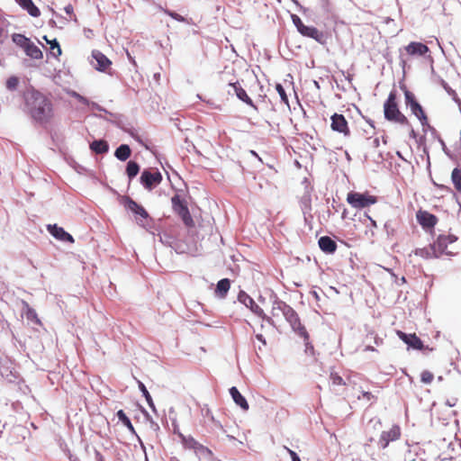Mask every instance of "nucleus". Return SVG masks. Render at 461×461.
Masks as SVG:
<instances>
[{"mask_svg":"<svg viewBox=\"0 0 461 461\" xmlns=\"http://www.w3.org/2000/svg\"><path fill=\"white\" fill-rule=\"evenodd\" d=\"M276 90L279 94L282 102L286 104H288V96H287V95L285 93V88L282 86L281 84H276Z\"/></svg>","mask_w":461,"mask_h":461,"instance_id":"nucleus-40","label":"nucleus"},{"mask_svg":"<svg viewBox=\"0 0 461 461\" xmlns=\"http://www.w3.org/2000/svg\"><path fill=\"white\" fill-rule=\"evenodd\" d=\"M12 41L23 50H24L26 46L32 41L29 38L21 33H14L12 35Z\"/></svg>","mask_w":461,"mask_h":461,"instance_id":"nucleus-31","label":"nucleus"},{"mask_svg":"<svg viewBox=\"0 0 461 461\" xmlns=\"http://www.w3.org/2000/svg\"><path fill=\"white\" fill-rule=\"evenodd\" d=\"M69 9H71L70 6H68V8H66L67 12L68 13L69 12Z\"/></svg>","mask_w":461,"mask_h":461,"instance_id":"nucleus-51","label":"nucleus"},{"mask_svg":"<svg viewBox=\"0 0 461 461\" xmlns=\"http://www.w3.org/2000/svg\"><path fill=\"white\" fill-rule=\"evenodd\" d=\"M366 350H372V351H374V350H375V348H374L373 347H371V346H367V347L366 348Z\"/></svg>","mask_w":461,"mask_h":461,"instance_id":"nucleus-49","label":"nucleus"},{"mask_svg":"<svg viewBox=\"0 0 461 461\" xmlns=\"http://www.w3.org/2000/svg\"><path fill=\"white\" fill-rule=\"evenodd\" d=\"M230 282L228 278L220 280L216 285L215 294L221 298H224L230 290Z\"/></svg>","mask_w":461,"mask_h":461,"instance_id":"nucleus-25","label":"nucleus"},{"mask_svg":"<svg viewBox=\"0 0 461 461\" xmlns=\"http://www.w3.org/2000/svg\"><path fill=\"white\" fill-rule=\"evenodd\" d=\"M318 243L320 249L328 254L334 253L338 248L337 243L329 236L321 237Z\"/></svg>","mask_w":461,"mask_h":461,"instance_id":"nucleus-20","label":"nucleus"},{"mask_svg":"<svg viewBox=\"0 0 461 461\" xmlns=\"http://www.w3.org/2000/svg\"><path fill=\"white\" fill-rule=\"evenodd\" d=\"M23 304V310H22V314L23 316H25V318L32 321V323L38 325V326H42V322L41 321V319L39 318L36 311L30 306V304L25 302V301H23L22 303Z\"/></svg>","mask_w":461,"mask_h":461,"instance_id":"nucleus-17","label":"nucleus"},{"mask_svg":"<svg viewBox=\"0 0 461 461\" xmlns=\"http://www.w3.org/2000/svg\"><path fill=\"white\" fill-rule=\"evenodd\" d=\"M401 428L398 425H393L389 430L383 431L379 438V445L382 448H386L390 442L395 441L401 437Z\"/></svg>","mask_w":461,"mask_h":461,"instance_id":"nucleus-10","label":"nucleus"},{"mask_svg":"<svg viewBox=\"0 0 461 461\" xmlns=\"http://www.w3.org/2000/svg\"><path fill=\"white\" fill-rule=\"evenodd\" d=\"M47 230L57 240L68 241L70 243L74 242V238L69 233H68L63 228L59 227L57 224H49L47 226Z\"/></svg>","mask_w":461,"mask_h":461,"instance_id":"nucleus-15","label":"nucleus"},{"mask_svg":"<svg viewBox=\"0 0 461 461\" xmlns=\"http://www.w3.org/2000/svg\"><path fill=\"white\" fill-rule=\"evenodd\" d=\"M90 149L96 154L106 153L109 149L108 143L105 140H95L90 144Z\"/></svg>","mask_w":461,"mask_h":461,"instance_id":"nucleus-29","label":"nucleus"},{"mask_svg":"<svg viewBox=\"0 0 461 461\" xmlns=\"http://www.w3.org/2000/svg\"><path fill=\"white\" fill-rule=\"evenodd\" d=\"M43 40L50 45V54L53 57L59 58L62 54L61 48L57 39L49 40L47 36H43Z\"/></svg>","mask_w":461,"mask_h":461,"instance_id":"nucleus-28","label":"nucleus"},{"mask_svg":"<svg viewBox=\"0 0 461 461\" xmlns=\"http://www.w3.org/2000/svg\"><path fill=\"white\" fill-rule=\"evenodd\" d=\"M162 181V175L158 170H144L140 176V183L147 190H152Z\"/></svg>","mask_w":461,"mask_h":461,"instance_id":"nucleus-7","label":"nucleus"},{"mask_svg":"<svg viewBox=\"0 0 461 461\" xmlns=\"http://www.w3.org/2000/svg\"><path fill=\"white\" fill-rule=\"evenodd\" d=\"M16 2L26 10L30 15L33 17H39L41 15V11L32 0H16Z\"/></svg>","mask_w":461,"mask_h":461,"instance_id":"nucleus-24","label":"nucleus"},{"mask_svg":"<svg viewBox=\"0 0 461 461\" xmlns=\"http://www.w3.org/2000/svg\"><path fill=\"white\" fill-rule=\"evenodd\" d=\"M414 254L422 258H438L432 244L427 248L416 249Z\"/></svg>","mask_w":461,"mask_h":461,"instance_id":"nucleus-26","label":"nucleus"},{"mask_svg":"<svg viewBox=\"0 0 461 461\" xmlns=\"http://www.w3.org/2000/svg\"><path fill=\"white\" fill-rule=\"evenodd\" d=\"M96 457L98 461H104V456L99 452H96Z\"/></svg>","mask_w":461,"mask_h":461,"instance_id":"nucleus-48","label":"nucleus"},{"mask_svg":"<svg viewBox=\"0 0 461 461\" xmlns=\"http://www.w3.org/2000/svg\"><path fill=\"white\" fill-rule=\"evenodd\" d=\"M19 79L17 77L12 76L10 77L5 83L6 87L9 90H14L18 86Z\"/></svg>","mask_w":461,"mask_h":461,"instance_id":"nucleus-39","label":"nucleus"},{"mask_svg":"<svg viewBox=\"0 0 461 461\" xmlns=\"http://www.w3.org/2000/svg\"><path fill=\"white\" fill-rule=\"evenodd\" d=\"M181 441L185 447L190 449H197L201 447V445L191 436H184L180 435Z\"/></svg>","mask_w":461,"mask_h":461,"instance_id":"nucleus-32","label":"nucleus"},{"mask_svg":"<svg viewBox=\"0 0 461 461\" xmlns=\"http://www.w3.org/2000/svg\"><path fill=\"white\" fill-rule=\"evenodd\" d=\"M239 300L242 303H244L248 308H249L256 315L263 319H267V321H270V318L266 317L263 309L258 304H257L249 295H248L245 293H240L239 295Z\"/></svg>","mask_w":461,"mask_h":461,"instance_id":"nucleus-11","label":"nucleus"},{"mask_svg":"<svg viewBox=\"0 0 461 461\" xmlns=\"http://www.w3.org/2000/svg\"><path fill=\"white\" fill-rule=\"evenodd\" d=\"M298 32L302 35H303L305 37L312 38L321 44L325 43L324 33L322 32L319 31L314 26H307L304 24L302 28H300V30Z\"/></svg>","mask_w":461,"mask_h":461,"instance_id":"nucleus-14","label":"nucleus"},{"mask_svg":"<svg viewBox=\"0 0 461 461\" xmlns=\"http://www.w3.org/2000/svg\"><path fill=\"white\" fill-rule=\"evenodd\" d=\"M330 128L332 131L343 134L344 136L350 135V130L348 122L343 114L334 113L331 117Z\"/></svg>","mask_w":461,"mask_h":461,"instance_id":"nucleus-9","label":"nucleus"},{"mask_svg":"<svg viewBox=\"0 0 461 461\" xmlns=\"http://www.w3.org/2000/svg\"><path fill=\"white\" fill-rule=\"evenodd\" d=\"M330 378L334 385L345 384L343 378L338 373H330Z\"/></svg>","mask_w":461,"mask_h":461,"instance_id":"nucleus-41","label":"nucleus"},{"mask_svg":"<svg viewBox=\"0 0 461 461\" xmlns=\"http://www.w3.org/2000/svg\"><path fill=\"white\" fill-rule=\"evenodd\" d=\"M456 237L451 234L439 235L437 240L432 244L438 258L442 255H455L456 252L454 251L452 245L456 241Z\"/></svg>","mask_w":461,"mask_h":461,"instance_id":"nucleus-5","label":"nucleus"},{"mask_svg":"<svg viewBox=\"0 0 461 461\" xmlns=\"http://www.w3.org/2000/svg\"><path fill=\"white\" fill-rule=\"evenodd\" d=\"M446 403H447L448 406H450V407H454V406H456V403H457V398H456V397H452V398H450V399H447V402H446Z\"/></svg>","mask_w":461,"mask_h":461,"instance_id":"nucleus-46","label":"nucleus"},{"mask_svg":"<svg viewBox=\"0 0 461 461\" xmlns=\"http://www.w3.org/2000/svg\"><path fill=\"white\" fill-rule=\"evenodd\" d=\"M24 104L25 111L32 120L41 125L50 123L55 116L51 99L40 91L33 89L26 92Z\"/></svg>","mask_w":461,"mask_h":461,"instance_id":"nucleus-1","label":"nucleus"},{"mask_svg":"<svg viewBox=\"0 0 461 461\" xmlns=\"http://www.w3.org/2000/svg\"><path fill=\"white\" fill-rule=\"evenodd\" d=\"M171 203L174 212L178 216H182L185 212L189 211L185 200L179 194H175L171 198Z\"/></svg>","mask_w":461,"mask_h":461,"instance_id":"nucleus-18","label":"nucleus"},{"mask_svg":"<svg viewBox=\"0 0 461 461\" xmlns=\"http://www.w3.org/2000/svg\"><path fill=\"white\" fill-rule=\"evenodd\" d=\"M284 306H288L284 302L277 301L273 303L272 310H271V318H276L279 319L281 316H284L285 310Z\"/></svg>","mask_w":461,"mask_h":461,"instance_id":"nucleus-30","label":"nucleus"},{"mask_svg":"<svg viewBox=\"0 0 461 461\" xmlns=\"http://www.w3.org/2000/svg\"><path fill=\"white\" fill-rule=\"evenodd\" d=\"M140 171V166L137 162L130 160L126 167V174L130 180L135 177Z\"/></svg>","mask_w":461,"mask_h":461,"instance_id":"nucleus-33","label":"nucleus"},{"mask_svg":"<svg viewBox=\"0 0 461 461\" xmlns=\"http://www.w3.org/2000/svg\"><path fill=\"white\" fill-rule=\"evenodd\" d=\"M362 397L366 401L375 400V396L373 395L370 392L363 391Z\"/></svg>","mask_w":461,"mask_h":461,"instance_id":"nucleus-45","label":"nucleus"},{"mask_svg":"<svg viewBox=\"0 0 461 461\" xmlns=\"http://www.w3.org/2000/svg\"><path fill=\"white\" fill-rule=\"evenodd\" d=\"M416 218H417L418 222L424 229H431L438 222V218L434 214H432L427 211H422V210L418 211L417 214H416Z\"/></svg>","mask_w":461,"mask_h":461,"instance_id":"nucleus-13","label":"nucleus"},{"mask_svg":"<svg viewBox=\"0 0 461 461\" xmlns=\"http://www.w3.org/2000/svg\"><path fill=\"white\" fill-rule=\"evenodd\" d=\"M284 318L291 324L294 330L297 331L304 339H309L306 329L301 324L299 317L291 306H284Z\"/></svg>","mask_w":461,"mask_h":461,"instance_id":"nucleus-6","label":"nucleus"},{"mask_svg":"<svg viewBox=\"0 0 461 461\" xmlns=\"http://www.w3.org/2000/svg\"><path fill=\"white\" fill-rule=\"evenodd\" d=\"M256 338H257L258 340L261 341L264 345H266V340H265L264 336L262 334H258L256 336Z\"/></svg>","mask_w":461,"mask_h":461,"instance_id":"nucleus-47","label":"nucleus"},{"mask_svg":"<svg viewBox=\"0 0 461 461\" xmlns=\"http://www.w3.org/2000/svg\"><path fill=\"white\" fill-rule=\"evenodd\" d=\"M165 13L169 15L170 17H172L173 19L178 21V22H184V17L181 16L180 14L175 13V12H172V11H169V10H166Z\"/></svg>","mask_w":461,"mask_h":461,"instance_id":"nucleus-42","label":"nucleus"},{"mask_svg":"<svg viewBox=\"0 0 461 461\" xmlns=\"http://www.w3.org/2000/svg\"><path fill=\"white\" fill-rule=\"evenodd\" d=\"M3 35V29L0 28V37Z\"/></svg>","mask_w":461,"mask_h":461,"instance_id":"nucleus-50","label":"nucleus"},{"mask_svg":"<svg viewBox=\"0 0 461 461\" xmlns=\"http://www.w3.org/2000/svg\"><path fill=\"white\" fill-rule=\"evenodd\" d=\"M293 22L298 31L300 30V28H302L304 25V23L302 22V20L296 15L293 16Z\"/></svg>","mask_w":461,"mask_h":461,"instance_id":"nucleus-43","label":"nucleus"},{"mask_svg":"<svg viewBox=\"0 0 461 461\" xmlns=\"http://www.w3.org/2000/svg\"><path fill=\"white\" fill-rule=\"evenodd\" d=\"M400 88L403 92L405 104L410 108L411 113L420 121L423 128L429 127V117L419 103L415 94L410 91L404 84H401Z\"/></svg>","mask_w":461,"mask_h":461,"instance_id":"nucleus-3","label":"nucleus"},{"mask_svg":"<svg viewBox=\"0 0 461 461\" xmlns=\"http://www.w3.org/2000/svg\"><path fill=\"white\" fill-rule=\"evenodd\" d=\"M285 448L288 452V454L290 455V456H291L293 461H300L301 460L299 458V456H297V454L294 450L290 449L287 447H285Z\"/></svg>","mask_w":461,"mask_h":461,"instance_id":"nucleus-44","label":"nucleus"},{"mask_svg":"<svg viewBox=\"0 0 461 461\" xmlns=\"http://www.w3.org/2000/svg\"><path fill=\"white\" fill-rule=\"evenodd\" d=\"M138 385H139V388L141 391L143 396L145 397L148 404L149 405V407L153 408L154 404H153L152 398H151L149 391L147 390L146 386L144 385V384L141 383L140 381H139Z\"/></svg>","mask_w":461,"mask_h":461,"instance_id":"nucleus-36","label":"nucleus"},{"mask_svg":"<svg viewBox=\"0 0 461 461\" xmlns=\"http://www.w3.org/2000/svg\"><path fill=\"white\" fill-rule=\"evenodd\" d=\"M405 50L411 56H423L429 50L427 45L421 42L412 41L405 47Z\"/></svg>","mask_w":461,"mask_h":461,"instance_id":"nucleus-19","label":"nucleus"},{"mask_svg":"<svg viewBox=\"0 0 461 461\" xmlns=\"http://www.w3.org/2000/svg\"><path fill=\"white\" fill-rule=\"evenodd\" d=\"M384 118L389 122H393L401 125H409V119L401 112L397 101V93L392 90L384 104Z\"/></svg>","mask_w":461,"mask_h":461,"instance_id":"nucleus-2","label":"nucleus"},{"mask_svg":"<svg viewBox=\"0 0 461 461\" xmlns=\"http://www.w3.org/2000/svg\"><path fill=\"white\" fill-rule=\"evenodd\" d=\"M230 393L234 401V402L239 405L242 410H249V403L247 400L242 396V394L239 392L237 387L232 386L230 389Z\"/></svg>","mask_w":461,"mask_h":461,"instance_id":"nucleus-22","label":"nucleus"},{"mask_svg":"<svg viewBox=\"0 0 461 461\" xmlns=\"http://www.w3.org/2000/svg\"><path fill=\"white\" fill-rule=\"evenodd\" d=\"M131 150L126 144H122L119 146L114 152L115 157L122 161L128 159L131 157Z\"/></svg>","mask_w":461,"mask_h":461,"instance_id":"nucleus-27","label":"nucleus"},{"mask_svg":"<svg viewBox=\"0 0 461 461\" xmlns=\"http://www.w3.org/2000/svg\"><path fill=\"white\" fill-rule=\"evenodd\" d=\"M26 56L30 57L32 59H43V52L41 50L36 46L32 41H31L26 48L23 50Z\"/></svg>","mask_w":461,"mask_h":461,"instance_id":"nucleus-23","label":"nucleus"},{"mask_svg":"<svg viewBox=\"0 0 461 461\" xmlns=\"http://www.w3.org/2000/svg\"><path fill=\"white\" fill-rule=\"evenodd\" d=\"M179 217L182 219L183 222L185 223V225L186 227L192 228L194 226V221L189 211L185 212V213H184L182 216H179Z\"/></svg>","mask_w":461,"mask_h":461,"instance_id":"nucleus-37","label":"nucleus"},{"mask_svg":"<svg viewBox=\"0 0 461 461\" xmlns=\"http://www.w3.org/2000/svg\"><path fill=\"white\" fill-rule=\"evenodd\" d=\"M92 58L96 61L95 68L97 70L105 71L112 65L111 60L99 50H93Z\"/></svg>","mask_w":461,"mask_h":461,"instance_id":"nucleus-16","label":"nucleus"},{"mask_svg":"<svg viewBox=\"0 0 461 461\" xmlns=\"http://www.w3.org/2000/svg\"><path fill=\"white\" fill-rule=\"evenodd\" d=\"M451 179L455 185L456 190L461 194V169L454 168L451 174Z\"/></svg>","mask_w":461,"mask_h":461,"instance_id":"nucleus-34","label":"nucleus"},{"mask_svg":"<svg viewBox=\"0 0 461 461\" xmlns=\"http://www.w3.org/2000/svg\"><path fill=\"white\" fill-rule=\"evenodd\" d=\"M347 202L356 209H364L377 203V197L368 192L358 193L349 192L347 195Z\"/></svg>","mask_w":461,"mask_h":461,"instance_id":"nucleus-4","label":"nucleus"},{"mask_svg":"<svg viewBox=\"0 0 461 461\" xmlns=\"http://www.w3.org/2000/svg\"><path fill=\"white\" fill-rule=\"evenodd\" d=\"M433 379H434V375L428 370H424L420 374V380L422 383H424L426 384H430L433 381Z\"/></svg>","mask_w":461,"mask_h":461,"instance_id":"nucleus-38","label":"nucleus"},{"mask_svg":"<svg viewBox=\"0 0 461 461\" xmlns=\"http://www.w3.org/2000/svg\"><path fill=\"white\" fill-rule=\"evenodd\" d=\"M123 204L128 210L131 211L137 216H140L139 219L137 218L138 223L140 225H144V221H146L149 217L147 211L141 205L138 204L135 201L128 196L123 198Z\"/></svg>","mask_w":461,"mask_h":461,"instance_id":"nucleus-8","label":"nucleus"},{"mask_svg":"<svg viewBox=\"0 0 461 461\" xmlns=\"http://www.w3.org/2000/svg\"><path fill=\"white\" fill-rule=\"evenodd\" d=\"M396 334L399 339L406 343L409 347L419 350L423 348V342L415 333L407 334L402 330H397Z\"/></svg>","mask_w":461,"mask_h":461,"instance_id":"nucleus-12","label":"nucleus"},{"mask_svg":"<svg viewBox=\"0 0 461 461\" xmlns=\"http://www.w3.org/2000/svg\"><path fill=\"white\" fill-rule=\"evenodd\" d=\"M235 91L237 97L242 102L246 103L248 105L257 109V106L254 104L252 99L247 95L246 91L241 87V86L236 82L230 84Z\"/></svg>","mask_w":461,"mask_h":461,"instance_id":"nucleus-21","label":"nucleus"},{"mask_svg":"<svg viewBox=\"0 0 461 461\" xmlns=\"http://www.w3.org/2000/svg\"><path fill=\"white\" fill-rule=\"evenodd\" d=\"M117 417L125 427H127L131 432H134V427L131 420L127 417L122 410L117 411Z\"/></svg>","mask_w":461,"mask_h":461,"instance_id":"nucleus-35","label":"nucleus"}]
</instances>
